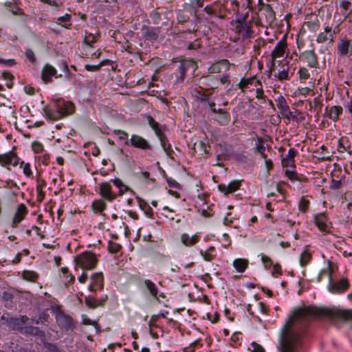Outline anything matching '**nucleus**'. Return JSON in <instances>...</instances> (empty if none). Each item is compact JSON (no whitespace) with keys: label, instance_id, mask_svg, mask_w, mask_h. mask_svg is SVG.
Returning <instances> with one entry per match:
<instances>
[{"label":"nucleus","instance_id":"nucleus-1","mask_svg":"<svg viewBox=\"0 0 352 352\" xmlns=\"http://www.w3.org/2000/svg\"><path fill=\"white\" fill-rule=\"evenodd\" d=\"M309 316L327 317L352 320V310L308 307L295 310L285 322L279 340L280 352H296L302 344V331L296 325L298 320Z\"/></svg>","mask_w":352,"mask_h":352},{"label":"nucleus","instance_id":"nucleus-2","mask_svg":"<svg viewBox=\"0 0 352 352\" xmlns=\"http://www.w3.org/2000/svg\"><path fill=\"white\" fill-rule=\"evenodd\" d=\"M76 107L70 101L61 98L53 99L50 105L43 108V111L47 119L56 121L75 113Z\"/></svg>","mask_w":352,"mask_h":352},{"label":"nucleus","instance_id":"nucleus-3","mask_svg":"<svg viewBox=\"0 0 352 352\" xmlns=\"http://www.w3.org/2000/svg\"><path fill=\"white\" fill-rule=\"evenodd\" d=\"M76 265L82 270H92L97 263L96 255L92 252H83L75 258Z\"/></svg>","mask_w":352,"mask_h":352},{"label":"nucleus","instance_id":"nucleus-4","mask_svg":"<svg viewBox=\"0 0 352 352\" xmlns=\"http://www.w3.org/2000/svg\"><path fill=\"white\" fill-rule=\"evenodd\" d=\"M173 63H179L178 70L179 76H177V82H183L185 78L186 73L192 69L194 72L197 68V63L192 59H183L180 57H176L173 58Z\"/></svg>","mask_w":352,"mask_h":352},{"label":"nucleus","instance_id":"nucleus-5","mask_svg":"<svg viewBox=\"0 0 352 352\" xmlns=\"http://www.w3.org/2000/svg\"><path fill=\"white\" fill-rule=\"evenodd\" d=\"M234 30L235 32L241 34L244 38H248L251 36L250 27L245 18H240L236 20Z\"/></svg>","mask_w":352,"mask_h":352},{"label":"nucleus","instance_id":"nucleus-6","mask_svg":"<svg viewBox=\"0 0 352 352\" xmlns=\"http://www.w3.org/2000/svg\"><path fill=\"white\" fill-rule=\"evenodd\" d=\"M99 193L104 200L110 202L117 197V195L112 191L109 182H102L99 184Z\"/></svg>","mask_w":352,"mask_h":352},{"label":"nucleus","instance_id":"nucleus-7","mask_svg":"<svg viewBox=\"0 0 352 352\" xmlns=\"http://www.w3.org/2000/svg\"><path fill=\"white\" fill-rule=\"evenodd\" d=\"M337 53L341 57L352 56V40L341 39L337 45Z\"/></svg>","mask_w":352,"mask_h":352},{"label":"nucleus","instance_id":"nucleus-8","mask_svg":"<svg viewBox=\"0 0 352 352\" xmlns=\"http://www.w3.org/2000/svg\"><path fill=\"white\" fill-rule=\"evenodd\" d=\"M29 318L27 316H22L21 318H7L6 323L9 328L12 330H17L23 333L25 327L23 325L28 321Z\"/></svg>","mask_w":352,"mask_h":352},{"label":"nucleus","instance_id":"nucleus-9","mask_svg":"<svg viewBox=\"0 0 352 352\" xmlns=\"http://www.w3.org/2000/svg\"><path fill=\"white\" fill-rule=\"evenodd\" d=\"M57 70L50 64H45L41 71V78L45 82H51L53 79L58 78Z\"/></svg>","mask_w":352,"mask_h":352},{"label":"nucleus","instance_id":"nucleus-10","mask_svg":"<svg viewBox=\"0 0 352 352\" xmlns=\"http://www.w3.org/2000/svg\"><path fill=\"white\" fill-rule=\"evenodd\" d=\"M129 145L142 150H149L151 148V144L146 139L136 134L131 135Z\"/></svg>","mask_w":352,"mask_h":352},{"label":"nucleus","instance_id":"nucleus-11","mask_svg":"<svg viewBox=\"0 0 352 352\" xmlns=\"http://www.w3.org/2000/svg\"><path fill=\"white\" fill-rule=\"evenodd\" d=\"M91 282L89 286V289L91 292H96L98 289H102L104 285V278L102 273H94L91 277Z\"/></svg>","mask_w":352,"mask_h":352},{"label":"nucleus","instance_id":"nucleus-12","mask_svg":"<svg viewBox=\"0 0 352 352\" xmlns=\"http://www.w3.org/2000/svg\"><path fill=\"white\" fill-rule=\"evenodd\" d=\"M28 212V210L24 204H21L19 205L12 219V227L16 228L18 223L24 219Z\"/></svg>","mask_w":352,"mask_h":352},{"label":"nucleus","instance_id":"nucleus-13","mask_svg":"<svg viewBox=\"0 0 352 352\" xmlns=\"http://www.w3.org/2000/svg\"><path fill=\"white\" fill-rule=\"evenodd\" d=\"M241 185V181L233 180L230 182L228 185L223 184L218 185V188L219 191L223 192L225 195H228L239 189Z\"/></svg>","mask_w":352,"mask_h":352},{"label":"nucleus","instance_id":"nucleus-14","mask_svg":"<svg viewBox=\"0 0 352 352\" xmlns=\"http://www.w3.org/2000/svg\"><path fill=\"white\" fill-rule=\"evenodd\" d=\"M230 66V62L226 59H223L212 64L208 68V72L210 74L220 73L228 70Z\"/></svg>","mask_w":352,"mask_h":352},{"label":"nucleus","instance_id":"nucleus-15","mask_svg":"<svg viewBox=\"0 0 352 352\" xmlns=\"http://www.w3.org/2000/svg\"><path fill=\"white\" fill-rule=\"evenodd\" d=\"M287 48L286 41L284 40L279 41L273 51L272 52V63L274 65V60L276 58L283 56L285 50Z\"/></svg>","mask_w":352,"mask_h":352},{"label":"nucleus","instance_id":"nucleus-16","mask_svg":"<svg viewBox=\"0 0 352 352\" xmlns=\"http://www.w3.org/2000/svg\"><path fill=\"white\" fill-rule=\"evenodd\" d=\"M349 283L346 279H342L338 283L329 282V291L331 293H342L349 288Z\"/></svg>","mask_w":352,"mask_h":352},{"label":"nucleus","instance_id":"nucleus-17","mask_svg":"<svg viewBox=\"0 0 352 352\" xmlns=\"http://www.w3.org/2000/svg\"><path fill=\"white\" fill-rule=\"evenodd\" d=\"M314 222L320 231L324 232H329L328 219L324 213H320L315 215Z\"/></svg>","mask_w":352,"mask_h":352},{"label":"nucleus","instance_id":"nucleus-18","mask_svg":"<svg viewBox=\"0 0 352 352\" xmlns=\"http://www.w3.org/2000/svg\"><path fill=\"white\" fill-rule=\"evenodd\" d=\"M300 57L310 67H316L318 65L317 55L314 50L304 52Z\"/></svg>","mask_w":352,"mask_h":352},{"label":"nucleus","instance_id":"nucleus-19","mask_svg":"<svg viewBox=\"0 0 352 352\" xmlns=\"http://www.w3.org/2000/svg\"><path fill=\"white\" fill-rule=\"evenodd\" d=\"M56 321L59 326L65 329H72L74 326L72 318L67 315L59 314L56 318Z\"/></svg>","mask_w":352,"mask_h":352},{"label":"nucleus","instance_id":"nucleus-20","mask_svg":"<svg viewBox=\"0 0 352 352\" xmlns=\"http://www.w3.org/2000/svg\"><path fill=\"white\" fill-rule=\"evenodd\" d=\"M143 284L148 292L149 294L154 298L156 300H159L158 297V288L155 283L150 279H145L143 280Z\"/></svg>","mask_w":352,"mask_h":352},{"label":"nucleus","instance_id":"nucleus-21","mask_svg":"<svg viewBox=\"0 0 352 352\" xmlns=\"http://www.w3.org/2000/svg\"><path fill=\"white\" fill-rule=\"evenodd\" d=\"M339 7L341 9L340 13L346 19L352 12V3L349 0H340Z\"/></svg>","mask_w":352,"mask_h":352},{"label":"nucleus","instance_id":"nucleus-22","mask_svg":"<svg viewBox=\"0 0 352 352\" xmlns=\"http://www.w3.org/2000/svg\"><path fill=\"white\" fill-rule=\"evenodd\" d=\"M160 141L161 146L163 148V150L165 151L167 155H168L170 157H173L171 156L172 154L174 153L171 144L169 143L168 139L166 138V136L164 133L160 135L157 137Z\"/></svg>","mask_w":352,"mask_h":352},{"label":"nucleus","instance_id":"nucleus-23","mask_svg":"<svg viewBox=\"0 0 352 352\" xmlns=\"http://www.w3.org/2000/svg\"><path fill=\"white\" fill-rule=\"evenodd\" d=\"M148 125L151 127V129L154 131L157 137L160 135L164 133L163 132L162 129L160 127V124L157 122H156L154 118L151 115H146L145 116Z\"/></svg>","mask_w":352,"mask_h":352},{"label":"nucleus","instance_id":"nucleus-24","mask_svg":"<svg viewBox=\"0 0 352 352\" xmlns=\"http://www.w3.org/2000/svg\"><path fill=\"white\" fill-rule=\"evenodd\" d=\"M181 241L186 246H192L199 241V236L197 234L190 236L189 234L184 233L181 236Z\"/></svg>","mask_w":352,"mask_h":352},{"label":"nucleus","instance_id":"nucleus-25","mask_svg":"<svg viewBox=\"0 0 352 352\" xmlns=\"http://www.w3.org/2000/svg\"><path fill=\"white\" fill-rule=\"evenodd\" d=\"M118 189L119 195H123L126 192L131 191L133 192L129 187L125 185L120 178H115L110 180Z\"/></svg>","mask_w":352,"mask_h":352},{"label":"nucleus","instance_id":"nucleus-26","mask_svg":"<svg viewBox=\"0 0 352 352\" xmlns=\"http://www.w3.org/2000/svg\"><path fill=\"white\" fill-rule=\"evenodd\" d=\"M215 120L221 125H227L230 121V116L228 112L224 111L223 110L219 109L218 110V114L215 118Z\"/></svg>","mask_w":352,"mask_h":352},{"label":"nucleus","instance_id":"nucleus-27","mask_svg":"<svg viewBox=\"0 0 352 352\" xmlns=\"http://www.w3.org/2000/svg\"><path fill=\"white\" fill-rule=\"evenodd\" d=\"M17 2L18 0L8 1L4 3V5L13 14L21 15L23 12L21 9L17 6Z\"/></svg>","mask_w":352,"mask_h":352},{"label":"nucleus","instance_id":"nucleus-28","mask_svg":"<svg viewBox=\"0 0 352 352\" xmlns=\"http://www.w3.org/2000/svg\"><path fill=\"white\" fill-rule=\"evenodd\" d=\"M107 208V204L103 199H96L92 202L91 208L96 213H101Z\"/></svg>","mask_w":352,"mask_h":352},{"label":"nucleus","instance_id":"nucleus-29","mask_svg":"<svg viewBox=\"0 0 352 352\" xmlns=\"http://www.w3.org/2000/svg\"><path fill=\"white\" fill-rule=\"evenodd\" d=\"M259 3L262 6L261 10L265 12L266 17L267 18L268 21H274L275 19V12H274L271 6L264 3L261 0L259 1Z\"/></svg>","mask_w":352,"mask_h":352},{"label":"nucleus","instance_id":"nucleus-30","mask_svg":"<svg viewBox=\"0 0 352 352\" xmlns=\"http://www.w3.org/2000/svg\"><path fill=\"white\" fill-rule=\"evenodd\" d=\"M23 333H29L31 335L37 336L41 339H45V332L36 327H25Z\"/></svg>","mask_w":352,"mask_h":352},{"label":"nucleus","instance_id":"nucleus-31","mask_svg":"<svg viewBox=\"0 0 352 352\" xmlns=\"http://www.w3.org/2000/svg\"><path fill=\"white\" fill-rule=\"evenodd\" d=\"M248 265V261L244 258H236L233 262V266L239 272H243Z\"/></svg>","mask_w":352,"mask_h":352},{"label":"nucleus","instance_id":"nucleus-32","mask_svg":"<svg viewBox=\"0 0 352 352\" xmlns=\"http://www.w3.org/2000/svg\"><path fill=\"white\" fill-rule=\"evenodd\" d=\"M72 16L70 14H66L56 19V23L62 27L69 28L72 25Z\"/></svg>","mask_w":352,"mask_h":352},{"label":"nucleus","instance_id":"nucleus-33","mask_svg":"<svg viewBox=\"0 0 352 352\" xmlns=\"http://www.w3.org/2000/svg\"><path fill=\"white\" fill-rule=\"evenodd\" d=\"M12 156H13V150L6 153L0 155V164L6 166L11 164Z\"/></svg>","mask_w":352,"mask_h":352},{"label":"nucleus","instance_id":"nucleus-34","mask_svg":"<svg viewBox=\"0 0 352 352\" xmlns=\"http://www.w3.org/2000/svg\"><path fill=\"white\" fill-rule=\"evenodd\" d=\"M342 112L341 107L333 106L331 107L329 111V117L333 121H336L338 119L339 115Z\"/></svg>","mask_w":352,"mask_h":352},{"label":"nucleus","instance_id":"nucleus-35","mask_svg":"<svg viewBox=\"0 0 352 352\" xmlns=\"http://www.w3.org/2000/svg\"><path fill=\"white\" fill-rule=\"evenodd\" d=\"M97 37L92 33H89L87 31L85 32L84 42L87 45V49L91 48V44L96 43Z\"/></svg>","mask_w":352,"mask_h":352},{"label":"nucleus","instance_id":"nucleus-36","mask_svg":"<svg viewBox=\"0 0 352 352\" xmlns=\"http://www.w3.org/2000/svg\"><path fill=\"white\" fill-rule=\"evenodd\" d=\"M328 32H330V26L326 25L324 28V32L318 34L316 38V42L318 43H322L329 40Z\"/></svg>","mask_w":352,"mask_h":352},{"label":"nucleus","instance_id":"nucleus-37","mask_svg":"<svg viewBox=\"0 0 352 352\" xmlns=\"http://www.w3.org/2000/svg\"><path fill=\"white\" fill-rule=\"evenodd\" d=\"M214 251V248L213 246L208 248L205 252L201 250L200 254L204 257V260L206 261H211L214 257L215 254H213Z\"/></svg>","mask_w":352,"mask_h":352},{"label":"nucleus","instance_id":"nucleus-38","mask_svg":"<svg viewBox=\"0 0 352 352\" xmlns=\"http://www.w3.org/2000/svg\"><path fill=\"white\" fill-rule=\"evenodd\" d=\"M194 150L200 155L208 153L206 145L203 141H197L194 144Z\"/></svg>","mask_w":352,"mask_h":352},{"label":"nucleus","instance_id":"nucleus-39","mask_svg":"<svg viewBox=\"0 0 352 352\" xmlns=\"http://www.w3.org/2000/svg\"><path fill=\"white\" fill-rule=\"evenodd\" d=\"M258 84H259V81L254 78H248L247 79L243 78L239 82L240 88H243L248 85L256 87Z\"/></svg>","mask_w":352,"mask_h":352},{"label":"nucleus","instance_id":"nucleus-40","mask_svg":"<svg viewBox=\"0 0 352 352\" xmlns=\"http://www.w3.org/2000/svg\"><path fill=\"white\" fill-rule=\"evenodd\" d=\"M331 273H332V268H331V262L329 261L328 262L327 268L322 270L320 272V274L318 275V281L320 282L321 280V279H322L323 276L328 275L329 278V282H331L332 281Z\"/></svg>","mask_w":352,"mask_h":352},{"label":"nucleus","instance_id":"nucleus-41","mask_svg":"<svg viewBox=\"0 0 352 352\" xmlns=\"http://www.w3.org/2000/svg\"><path fill=\"white\" fill-rule=\"evenodd\" d=\"M22 276L26 280L34 282L38 278V274L34 271L25 270L22 274Z\"/></svg>","mask_w":352,"mask_h":352},{"label":"nucleus","instance_id":"nucleus-42","mask_svg":"<svg viewBox=\"0 0 352 352\" xmlns=\"http://www.w3.org/2000/svg\"><path fill=\"white\" fill-rule=\"evenodd\" d=\"M277 107L282 113L289 111V106L287 105L285 99L283 96H280L277 100Z\"/></svg>","mask_w":352,"mask_h":352},{"label":"nucleus","instance_id":"nucleus-43","mask_svg":"<svg viewBox=\"0 0 352 352\" xmlns=\"http://www.w3.org/2000/svg\"><path fill=\"white\" fill-rule=\"evenodd\" d=\"M113 133L118 135V138L120 140L124 141L125 144L129 145L130 139H129V135L126 131H122L120 129H116L113 131Z\"/></svg>","mask_w":352,"mask_h":352},{"label":"nucleus","instance_id":"nucleus-44","mask_svg":"<svg viewBox=\"0 0 352 352\" xmlns=\"http://www.w3.org/2000/svg\"><path fill=\"white\" fill-rule=\"evenodd\" d=\"M311 255L307 251H304L300 258V265L304 267L311 261Z\"/></svg>","mask_w":352,"mask_h":352},{"label":"nucleus","instance_id":"nucleus-45","mask_svg":"<svg viewBox=\"0 0 352 352\" xmlns=\"http://www.w3.org/2000/svg\"><path fill=\"white\" fill-rule=\"evenodd\" d=\"M85 302L86 305L91 309H96L98 307V299L91 296L86 297Z\"/></svg>","mask_w":352,"mask_h":352},{"label":"nucleus","instance_id":"nucleus-46","mask_svg":"<svg viewBox=\"0 0 352 352\" xmlns=\"http://www.w3.org/2000/svg\"><path fill=\"white\" fill-rule=\"evenodd\" d=\"M61 272L64 277L66 279V281L67 283H73L75 280V277L72 274L69 273V270L67 267H64L61 268Z\"/></svg>","mask_w":352,"mask_h":352},{"label":"nucleus","instance_id":"nucleus-47","mask_svg":"<svg viewBox=\"0 0 352 352\" xmlns=\"http://www.w3.org/2000/svg\"><path fill=\"white\" fill-rule=\"evenodd\" d=\"M20 167L23 168V174L27 177L32 175V172L30 168V164L29 163H25L23 161L21 162Z\"/></svg>","mask_w":352,"mask_h":352},{"label":"nucleus","instance_id":"nucleus-48","mask_svg":"<svg viewBox=\"0 0 352 352\" xmlns=\"http://www.w3.org/2000/svg\"><path fill=\"white\" fill-rule=\"evenodd\" d=\"M276 77H277L280 80H288L289 78V67H287L286 69L283 68L282 70L279 71L277 75H276Z\"/></svg>","mask_w":352,"mask_h":352},{"label":"nucleus","instance_id":"nucleus-49","mask_svg":"<svg viewBox=\"0 0 352 352\" xmlns=\"http://www.w3.org/2000/svg\"><path fill=\"white\" fill-rule=\"evenodd\" d=\"M121 245L113 241H109L108 249L111 253H118L121 250Z\"/></svg>","mask_w":352,"mask_h":352},{"label":"nucleus","instance_id":"nucleus-50","mask_svg":"<svg viewBox=\"0 0 352 352\" xmlns=\"http://www.w3.org/2000/svg\"><path fill=\"white\" fill-rule=\"evenodd\" d=\"M104 65V60H102L98 65H85V68L89 72H97Z\"/></svg>","mask_w":352,"mask_h":352},{"label":"nucleus","instance_id":"nucleus-51","mask_svg":"<svg viewBox=\"0 0 352 352\" xmlns=\"http://www.w3.org/2000/svg\"><path fill=\"white\" fill-rule=\"evenodd\" d=\"M32 148L36 153H41L44 150L43 145L39 142H34L32 144Z\"/></svg>","mask_w":352,"mask_h":352},{"label":"nucleus","instance_id":"nucleus-52","mask_svg":"<svg viewBox=\"0 0 352 352\" xmlns=\"http://www.w3.org/2000/svg\"><path fill=\"white\" fill-rule=\"evenodd\" d=\"M309 201L304 198H302L299 203V210L302 212H305L309 208Z\"/></svg>","mask_w":352,"mask_h":352},{"label":"nucleus","instance_id":"nucleus-53","mask_svg":"<svg viewBox=\"0 0 352 352\" xmlns=\"http://www.w3.org/2000/svg\"><path fill=\"white\" fill-rule=\"evenodd\" d=\"M265 146L264 144L261 142V139H258L257 143L256 144L255 152L261 155L265 152Z\"/></svg>","mask_w":352,"mask_h":352},{"label":"nucleus","instance_id":"nucleus-54","mask_svg":"<svg viewBox=\"0 0 352 352\" xmlns=\"http://www.w3.org/2000/svg\"><path fill=\"white\" fill-rule=\"evenodd\" d=\"M261 261L265 267H269L273 265V262L269 256L265 255L264 254H261Z\"/></svg>","mask_w":352,"mask_h":352},{"label":"nucleus","instance_id":"nucleus-55","mask_svg":"<svg viewBox=\"0 0 352 352\" xmlns=\"http://www.w3.org/2000/svg\"><path fill=\"white\" fill-rule=\"evenodd\" d=\"M25 56L30 62L34 63L36 61V57L34 52L31 49H27L25 51Z\"/></svg>","mask_w":352,"mask_h":352},{"label":"nucleus","instance_id":"nucleus-56","mask_svg":"<svg viewBox=\"0 0 352 352\" xmlns=\"http://www.w3.org/2000/svg\"><path fill=\"white\" fill-rule=\"evenodd\" d=\"M16 64L14 59H4L0 58V65H3L6 67H11Z\"/></svg>","mask_w":352,"mask_h":352},{"label":"nucleus","instance_id":"nucleus-57","mask_svg":"<svg viewBox=\"0 0 352 352\" xmlns=\"http://www.w3.org/2000/svg\"><path fill=\"white\" fill-rule=\"evenodd\" d=\"M298 74L300 75V78L301 80H306L309 76V73L305 67L300 68V69L298 71Z\"/></svg>","mask_w":352,"mask_h":352},{"label":"nucleus","instance_id":"nucleus-58","mask_svg":"<svg viewBox=\"0 0 352 352\" xmlns=\"http://www.w3.org/2000/svg\"><path fill=\"white\" fill-rule=\"evenodd\" d=\"M342 182L340 179L336 180V179H333L331 182L330 188L332 190H338L342 188Z\"/></svg>","mask_w":352,"mask_h":352},{"label":"nucleus","instance_id":"nucleus-59","mask_svg":"<svg viewBox=\"0 0 352 352\" xmlns=\"http://www.w3.org/2000/svg\"><path fill=\"white\" fill-rule=\"evenodd\" d=\"M3 76L5 79L8 80V82H6V86L8 88H11L13 86V84L12 82V79L13 78V76L10 74L9 72H3Z\"/></svg>","mask_w":352,"mask_h":352},{"label":"nucleus","instance_id":"nucleus-60","mask_svg":"<svg viewBox=\"0 0 352 352\" xmlns=\"http://www.w3.org/2000/svg\"><path fill=\"white\" fill-rule=\"evenodd\" d=\"M146 37L149 40H156L158 38V35L153 30H148L146 34Z\"/></svg>","mask_w":352,"mask_h":352},{"label":"nucleus","instance_id":"nucleus-61","mask_svg":"<svg viewBox=\"0 0 352 352\" xmlns=\"http://www.w3.org/2000/svg\"><path fill=\"white\" fill-rule=\"evenodd\" d=\"M285 175L290 180H298L297 174L294 171L286 170Z\"/></svg>","mask_w":352,"mask_h":352},{"label":"nucleus","instance_id":"nucleus-62","mask_svg":"<svg viewBox=\"0 0 352 352\" xmlns=\"http://www.w3.org/2000/svg\"><path fill=\"white\" fill-rule=\"evenodd\" d=\"M283 166L285 167H294V160L283 158L282 160Z\"/></svg>","mask_w":352,"mask_h":352},{"label":"nucleus","instance_id":"nucleus-63","mask_svg":"<svg viewBox=\"0 0 352 352\" xmlns=\"http://www.w3.org/2000/svg\"><path fill=\"white\" fill-rule=\"evenodd\" d=\"M151 16L153 21V23L155 24H158L161 20L160 14L157 12H153L151 14Z\"/></svg>","mask_w":352,"mask_h":352},{"label":"nucleus","instance_id":"nucleus-64","mask_svg":"<svg viewBox=\"0 0 352 352\" xmlns=\"http://www.w3.org/2000/svg\"><path fill=\"white\" fill-rule=\"evenodd\" d=\"M253 350L252 352H265L264 349L259 344L253 342L252 343Z\"/></svg>","mask_w":352,"mask_h":352}]
</instances>
